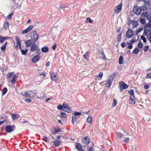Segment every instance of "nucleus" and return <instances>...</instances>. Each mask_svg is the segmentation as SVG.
<instances>
[{
	"label": "nucleus",
	"mask_w": 151,
	"mask_h": 151,
	"mask_svg": "<svg viewBox=\"0 0 151 151\" xmlns=\"http://www.w3.org/2000/svg\"><path fill=\"white\" fill-rule=\"evenodd\" d=\"M61 118H65L66 117V114L63 112H62L61 114Z\"/></svg>",
	"instance_id": "a19ab883"
},
{
	"label": "nucleus",
	"mask_w": 151,
	"mask_h": 151,
	"mask_svg": "<svg viewBox=\"0 0 151 151\" xmlns=\"http://www.w3.org/2000/svg\"><path fill=\"white\" fill-rule=\"evenodd\" d=\"M147 9L146 7L145 6H142L141 8L138 6H136L133 8V11L136 14H140L142 9L145 10Z\"/></svg>",
	"instance_id": "f257e3e1"
},
{
	"label": "nucleus",
	"mask_w": 151,
	"mask_h": 151,
	"mask_svg": "<svg viewBox=\"0 0 151 151\" xmlns=\"http://www.w3.org/2000/svg\"><path fill=\"white\" fill-rule=\"evenodd\" d=\"M20 49V50L21 52L23 55H26V54L27 52L28 51L27 49H26L24 50H22V48H21V49Z\"/></svg>",
	"instance_id": "2f4dec72"
},
{
	"label": "nucleus",
	"mask_w": 151,
	"mask_h": 151,
	"mask_svg": "<svg viewBox=\"0 0 151 151\" xmlns=\"http://www.w3.org/2000/svg\"><path fill=\"white\" fill-rule=\"evenodd\" d=\"M32 35H33V42H35L39 38L38 35L36 33V31H34L31 33Z\"/></svg>",
	"instance_id": "39448f33"
},
{
	"label": "nucleus",
	"mask_w": 151,
	"mask_h": 151,
	"mask_svg": "<svg viewBox=\"0 0 151 151\" xmlns=\"http://www.w3.org/2000/svg\"><path fill=\"white\" fill-rule=\"evenodd\" d=\"M103 75V73L102 72H100L99 74V80H100L101 79Z\"/></svg>",
	"instance_id": "8fccbe9b"
},
{
	"label": "nucleus",
	"mask_w": 151,
	"mask_h": 151,
	"mask_svg": "<svg viewBox=\"0 0 151 151\" xmlns=\"http://www.w3.org/2000/svg\"><path fill=\"white\" fill-rule=\"evenodd\" d=\"M31 91H25L24 93L23 94V95L27 98H30L31 97Z\"/></svg>",
	"instance_id": "ddd939ff"
},
{
	"label": "nucleus",
	"mask_w": 151,
	"mask_h": 151,
	"mask_svg": "<svg viewBox=\"0 0 151 151\" xmlns=\"http://www.w3.org/2000/svg\"><path fill=\"white\" fill-rule=\"evenodd\" d=\"M128 87V85L125 83L124 82H120L119 84V88L121 92L123 91L124 89H127Z\"/></svg>",
	"instance_id": "f03ea898"
},
{
	"label": "nucleus",
	"mask_w": 151,
	"mask_h": 151,
	"mask_svg": "<svg viewBox=\"0 0 151 151\" xmlns=\"http://www.w3.org/2000/svg\"><path fill=\"white\" fill-rule=\"evenodd\" d=\"M37 92L35 91H32V97H35L36 94Z\"/></svg>",
	"instance_id": "09e8293b"
},
{
	"label": "nucleus",
	"mask_w": 151,
	"mask_h": 151,
	"mask_svg": "<svg viewBox=\"0 0 151 151\" xmlns=\"http://www.w3.org/2000/svg\"><path fill=\"white\" fill-rule=\"evenodd\" d=\"M79 118V117L76 116H74L72 117V123L73 124L75 121H76L77 119Z\"/></svg>",
	"instance_id": "a878e982"
},
{
	"label": "nucleus",
	"mask_w": 151,
	"mask_h": 151,
	"mask_svg": "<svg viewBox=\"0 0 151 151\" xmlns=\"http://www.w3.org/2000/svg\"><path fill=\"white\" fill-rule=\"evenodd\" d=\"M141 38L143 40L144 42L145 43L146 42V39L144 36L143 35L141 36Z\"/></svg>",
	"instance_id": "49530a36"
},
{
	"label": "nucleus",
	"mask_w": 151,
	"mask_h": 151,
	"mask_svg": "<svg viewBox=\"0 0 151 151\" xmlns=\"http://www.w3.org/2000/svg\"><path fill=\"white\" fill-rule=\"evenodd\" d=\"M49 50V48L47 47H45L42 48L41 50L42 52H47Z\"/></svg>",
	"instance_id": "393cba45"
},
{
	"label": "nucleus",
	"mask_w": 151,
	"mask_h": 151,
	"mask_svg": "<svg viewBox=\"0 0 151 151\" xmlns=\"http://www.w3.org/2000/svg\"><path fill=\"white\" fill-rule=\"evenodd\" d=\"M38 47V45L34 44L31 45L30 51L32 52L35 51Z\"/></svg>",
	"instance_id": "4468645a"
},
{
	"label": "nucleus",
	"mask_w": 151,
	"mask_h": 151,
	"mask_svg": "<svg viewBox=\"0 0 151 151\" xmlns=\"http://www.w3.org/2000/svg\"><path fill=\"white\" fill-rule=\"evenodd\" d=\"M17 78V76L16 75H14L12 78L10 79V81L12 84H14L15 83V81Z\"/></svg>",
	"instance_id": "aec40b11"
},
{
	"label": "nucleus",
	"mask_w": 151,
	"mask_h": 151,
	"mask_svg": "<svg viewBox=\"0 0 151 151\" xmlns=\"http://www.w3.org/2000/svg\"><path fill=\"white\" fill-rule=\"evenodd\" d=\"M14 126L8 125L6 127L5 130L7 133H10L13 132L15 129Z\"/></svg>",
	"instance_id": "7ed1b4c3"
},
{
	"label": "nucleus",
	"mask_w": 151,
	"mask_h": 151,
	"mask_svg": "<svg viewBox=\"0 0 151 151\" xmlns=\"http://www.w3.org/2000/svg\"><path fill=\"white\" fill-rule=\"evenodd\" d=\"M45 75H46V73H45V72H43V73H42L41 74H40L39 75V76H40L41 75H42V76H43V77H46Z\"/></svg>",
	"instance_id": "e2e57ef3"
},
{
	"label": "nucleus",
	"mask_w": 151,
	"mask_h": 151,
	"mask_svg": "<svg viewBox=\"0 0 151 151\" xmlns=\"http://www.w3.org/2000/svg\"><path fill=\"white\" fill-rule=\"evenodd\" d=\"M135 98L134 96L132 95V96H130L129 99V103L130 104L134 105L135 104Z\"/></svg>",
	"instance_id": "2eb2a0df"
},
{
	"label": "nucleus",
	"mask_w": 151,
	"mask_h": 151,
	"mask_svg": "<svg viewBox=\"0 0 151 151\" xmlns=\"http://www.w3.org/2000/svg\"><path fill=\"white\" fill-rule=\"evenodd\" d=\"M112 81L110 80H108V81L105 83L106 86V87L109 88L110 87Z\"/></svg>",
	"instance_id": "b1692460"
},
{
	"label": "nucleus",
	"mask_w": 151,
	"mask_h": 151,
	"mask_svg": "<svg viewBox=\"0 0 151 151\" xmlns=\"http://www.w3.org/2000/svg\"><path fill=\"white\" fill-rule=\"evenodd\" d=\"M133 28H136L137 27L138 23V21H133L132 22Z\"/></svg>",
	"instance_id": "5701e85b"
},
{
	"label": "nucleus",
	"mask_w": 151,
	"mask_h": 151,
	"mask_svg": "<svg viewBox=\"0 0 151 151\" xmlns=\"http://www.w3.org/2000/svg\"><path fill=\"white\" fill-rule=\"evenodd\" d=\"M81 112H79L78 111H76L74 113V115L75 116L80 115L81 114Z\"/></svg>",
	"instance_id": "13d9d810"
},
{
	"label": "nucleus",
	"mask_w": 151,
	"mask_h": 151,
	"mask_svg": "<svg viewBox=\"0 0 151 151\" xmlns=\"http://www.w3.org/2000/svg\"><path fill=\"white\" fill-rule=\"evenodd\" d=\"M63 110L67 112L68 113H70L71 111V110L70 107H69L66 103L64 104H63Z\"/></svg>",
	"instance_id": "20e7f679"
},
{
	"label": "nucleus",
	"mask_w": 151,
	"mask_h": 151,
	"mask_svg": "<svg viewBox=\"0 0 151 151\" xmlns=\"http://www.w3.org/2000/svg\"><path fill=\"white\" fill-rule=\"evenodd\" d=\"M147 18L149 20V21H151V14L148 15L147 16Z\"/></svg>",
	"instance_id": "6e6d98bb"
},
{
	"label": "nucleus",
	"mask_w": 151,
	"mask_h": 151,
	"mask_svg": "<svg viewBox=\"0 0 151 151\" xmlns=\"http://www.w3.org/2000/svg\"><path fill=\"white\" fill-rule=\"evenodd\" d=\"M139 49L137 48H136L134 50H133L132 53L133 54H136L138 53L139 52Z\"/></svg>",
	"instance_id": "c9c22d12"
},
{
	"label": "nucleus",
	"mask_w": 151,
	"mask_h": 151,
	"mask_svg": "<svg viewBox=\"0 0 151 151\" xmlns=\"http://www.w3.org/2000/svg\"><path fill=\"white\" fill-rule=\"evenodd\" d=\"M14 75H16V74L14 73L13 72H10L7 74V78L9 80V81H10V80L12 78H13Z\"/></svg>",
	"instance_id": "dca6fc26"
},
{
	"label": "nucleus",
	"mask_w": 151,
	"mask_h": 151,
	"mask_svg": "<svg viewBox=\"0 0 151 151\" xmlns=\"http://www.w3.org/2000/svg\"><path fill=\"white\" fill-rule=\"evenodd\" d=\"M13 14V13H12L11 14H10L7 17V18L9 19H11L12 18V16Z\"/></svg>",
	"instance_id": "bf43d9fd"
},
{
	"label": "nucleus",
	"mask_w": 151,
	"mask_h": 151,
	"mask_svg": "<svg viewBox=\"0 0 151 151\" xmlns=\"http://www.w3.org/2000/svg\"><path fill=\"white\" fill-rule=\"evenodd\" d=\"M33 28V26L32 25L29 26L26 29L23 30L22 31V33L23 34L27 33L31 31Z\"/></svg>",
	"instance_id": "6e6552de"
},
{
	"label": "nucleus",
	"mask_w": 151,
	"mask_h": 151,
	"mask_svg": "<svg viewBox=\"0 0 151 151\" xmlns=\"http://www.w3.org/2000/svg\"><path fill=\"white\" fill-rule=\"evenodd\" d=\"M32 40H31L26 41L25 42V45L26 47H29L32 44Z\"/></svg>",
	"instance_id": "4be33fe9"
},
{
	"label": "nucleus",
	"mask_w": 151,
	"mask_h": 151,
	"mask_svg": "<svg viewBox=\"0 0 151 151\" xmlns=\"http://www.w3.org/2000/svg\"><path fill=\"white\" fill-rule=\"evenodd\" d=\"M93 148L92 146H91L87 150V151H93Z\"/></svg>",
	"instance_id": "0e129e2a"
},
{
	"label": "nucleus",
	"mask_w": 151,
	"mask_h": 151,
	"mask_svg": "<svg viewBox=\"0 0 151 151\" xmlns=\"http://www.w3.org/2000/svg\"><path fill=\"white\" fill-rule=\"evenodd\" d=\"M146 78H151V73L147 74L146 75Z\"/></svg>",
	"instance_id": "3c124183"
},
{
	"label": "nucleus",
	"mask_w": 151,
	"mask_h": 151,
	"mask_svg": "<svg viewBox=\"0 0 151 151\" xmlns=\"http://www.w3.org/2000/svg\"><path fill=\"white\" fill-rule=\"evenodd\" d=\"M128 93L129 94H131L130 96H132V95L134 96V91L133 90L131 89L130 91H128Z\"/></svg>",
	"instance_id": "79ce46f5"
},
{
	"label": "nucleus",
	"mask_w": 151,
	"mask_h": 151,
	"mask_svg": "<svg viewBox=\"0 0 151 151\" xmlns=\"http://www.w3.org/2000/svg\"><path fill=\"white\" fill-rule=\"evenodd\" d=\"M122 35V33L121 32H120L118 36V39H117L118 42H119L120 41Z\"/></svg>",
	"instance_id": "e433bc0d"
},
{
	"label": "nucleus",
	"mask_w": 151,
	"mask_h": 151,
	"mask_svg": "<svg viewBox=\"0 0 151 151\" xmlns=\"http://www.w3.org/2000/svg\"><path fill=\"white\" fill-rule=\"evenodd\" d=\"M42 139L45 141H47V138L45 136L43 137Z\"/></svg>",
	"instance_id": "774afa93"
},
{
	"label": "nucleus",
	"mask_w": 151,
	"mask_h": 151,
	"mask_svg": "<svg viewBox=\"0 0 151 151\" xmlns=\"http://www.w3.org/2000/svg\"><path fill=\"white\" fill-rule=\"evenodd\" d=\"M92 116H88L87 119V122L90 124L92 123Z\"/></svg>",
	"instance_id": "c85d7f7f"
},
{
	"label": "nucleus",
	"mask_w": 151,
	"mask_h": 151,
	"mask_svg": "<svg viewBox=\"0 0 151 151\" xmlns=\"http://www.w3.org/2000/svg\"><path fill=\"white\" fill-rule=\"evenodd\" d=\"M40 58V56L38 55L34 56L32 58V62L33 63H36L39 61Z\"/></svg>",
	"instance_id": "0eeeda50"
},
{
	"label": "nucleus",
	"mask_w": 151,
	"mask_h": 151,
	"mask_svg": "<svg viewBox=\"0 0 151 151\" xmlns=\"http://www.w3.org/2000/svg\"><path fill=\"white\" fill-rule=\"evenodd\" d=\"M116 134L117 137L119 138H120L122 137L123 136L122 134L120 132H116Z\"/></svg>",
	"instance_id": "473e14b6"
},
{
	"label": "nucleus",
	"mask_w": 151,
	"mask_h": 151,
	"mask_svg": "<svg viewBox=\"0 0 151 151\" xmlns=\"http://www.w3.org/2000/svg\"><path fill=\"white\" fill-rule=\"evenodd\" d=\"M16 40L17 42V47H19V49H21V44L20 41V39L17 37H15Z\"/></svg>",
	"instance_id": "f8f14e48"
},
{
	"label": "nucleus",
	"mask_w": 151,
	"mask_h": 151,
	"mask_svg": "<svg viewBox=\"0 0 151 151\" xmlns=\"http://www.w3.org/2000/svg\"><path fill=\"white\" fill-rule=\"evenodd\" d=\"M56 44L54 45L52 47V49L53 50H55L56 48Z\"/></svg>",
	"instance_id": "338daca9"
},
{
	"label": "nucleus",
	"mask_w": 151,
	"mask_h": 151,
	"mask_svg": "<svg viewBox=\"0 0 151 151\" xmlns=\"http://www.w3.org/2000/svg\"><path fill=\"white\" fill-rule=\"evenodd\" d=\"M11 38L9 37H2L0 36V42L1 43H2L5 40Z\"/></svg>",
	"instance_id": "f3484780"
},
{
	"label": "nucleus",
	"mask_w": 151,
	"mask_h": 151,
	"mask_svg": "<svg viewBox=\"0 0 151 151\" xmlns=\"http://www.w3.org/2000/svg\"><path fill=\"white\" fill-rule=\"evenodd\" d=\"M7 91V89L6 87H4L3 90L2 95H4L6 93Z\"/></svg>",
	"instance_id": "72a5a7b5"
},
{
	"label": "nucleus",
	"mask_w": 151,
	"mask_h": 151,
	"mask_svg": "<svg viewBox=\"0 0 151 151\" xmlns=\"http://www.w3.org/2000/svg\"><path fill=\"white\" fill-rule=\"evenodd\" d=\"M133 35V32L131 29H129L126 33V36L128 38H131Z\"/></svg>",
	"instance_id": "1a4fd4ad"
},
{
	"label": "nucleus",
	"mask_w": 151,
	"mask_h": 151,
	"mask_svg": "<svg viewBox=\"0 0 151 151\" xmlns=\"http://www.w3.org/2000/svg\"><path fill=\"white\" fill-rule=\"evenodd\" d=\"M3 28L5 30L8 29L9 28V23L8 22H4L3 24Z\"/></svg>",
	"instance_id": "6ab92c4d"
},
{
	"label": "nucleus",
	"mask_w": 151,
	"mask_h": 151,
	"mask_svg": "<svg viewBox=\"0 0 151 151\" xmlns=\"http://www.w3.org/2000/svg\"><path fill=\"white\" fill-rule=\"evenodd\" d=\"M143 30V28H139L138 30L137 31L136 34L137 35L139 33L141 32Z\"/></svg>",
	"instance_id": "c03bdc74"
},
{
	"label": "nucleus",
	"mask_w": 151,
	"mask_h": 151,
	"mask_svg": "<svg viewBox=\"0 0 151 151\" xmlns=\"http://www.w3.org/2000/svg\"><path fill=\"white\" fill-rule=\"evenodd\" d=\"M116 74L115 73H114L111 75L110 76V77L109 78V80H110L111 81H112L114 79V76H115Z\"/></svg>",
	"instance_id": "f704fd0d"
},
{
	"label": "nucleus",
	"mask_w": 151,
	"mask_h": 151,
	"mask_svg": "<svg viewBox=\"0 0 151 151\" xmlns=\"http://www.w3.org/2000/svg\"><path fill=\"white\" fill-rule=\"evenodd\" d=\"M6 48V47L5 46L3 45L1 47V49L3 51H4L5 50Z\"/></svg>",
	"instance_id": "052dcab7"
},
{
	"label": "nucleus",
	"mask_w": 151,
	"mask_h": 151,
	"mask_svg": "<svg viewBox=\"0 0 151 151\" xmlns=\"http://www.w3.org/2000/svg\"><path fill=\"white\" fill-rule=\"evenodd\" d=\"M149 46H146L145 47V49H144V51L145 52H146L148 51V50H149Z\"/></svg>",
	"instance_id": "603ef678"
},
{
	"label": "nucleus",
	"mask_w": 151,
	"mask_h": 151,
	"mask_svg": "<svg viewBox=\"0 0 151 151\" xmlns=\"http://www.w3.org/2000/svg\"><path fill=\"white\" fill-rule=\"evenodd\" d=\"M122 4H120L117 6L115 9V12L118 14L121 11L122 9Z\"/></svg>",
	"instance_id": "9d476101"
},
{
	"label": "nucleus",
	"mask_w": 151,
	"mask_h": 151,
	"mask_svg": "<svg viewBox=\"0 0 151 151\" xmlns=\"http://www.w3.org/2000/svg\"><path fill=\"white\" fill-rule=\"evenodd\" d=\"M36 53L39 55L40 54L41 51L40 48L38 47V48L35 51Z\"/></svg>",
	"instance_id": "4c0bfd02"
},
{
	"label": "nucleus",
	"mask_w": 151,
	"mask_h": 151,
	"mask_svg": "<svg viewBox=\"0 0 151 151\" xmlns=\"http://www.w3.org/2000/svg\"><path fill=\"white\" fill-rule=\"evenodd\" d=\"M121 45L122 47H124L125 46V43L124 42L122 43Z\"/></svg>",
	"instance_id": "69168bd1"
},
{
	"label": "nucleus",
	"mask_w": 151,
	"mask_h": 151,
	"mask_svg": "<svg viewBox=\"0 0 151 151\" xmlns=\"http://www.w3.org/2000/svg\"><path fill=\"white\" fill-rule=\"evenodd\" d=\"M54 144L56 146H58L60 144V141L58 140H56L54 141Z\"/></svg>",
	"instance_id": "58836bf2"
},
{
	"label": "nucleus",
	"mask_w": 151,
	"mask_h": 151,
	"mask_svg": "<svg viewBox=\"0 0 151 151\" xmlns=\"http://www.w3.org/2000/svg\"><path fill=\"white\" fill-rule=\"evenodd\" d=\"M138 47L139 48H141L143 47V44L142 42L140 41H139L138 43Z\"/></svg>",
	"instance_id": "ea45409f"
},
{
	"label": "nucleus",
	"mask_w": 151,
	"mask_h": 151,
	"mask_svg": "<svg viewBox=\"0 0 151 151\" xmlns=\"http://www.w3.org/2000/svg\"><path fill=\"white\" fill-rule=\"evenodd\" d=\"M86 22H89L91 23L92 22V20L89 17H88L86 18Z\"/></svg>",
	"instance_id": "864d4df0"
},
{
	"label": "nucleus",
	"mask_w": 151,
	"mask_h": 151,
	"mask_svg": "<svg viewBox=\"0 0 151 151\" xmlns=\"http://www.w3.org/2000/svg\"><path fill=\"white\" fill-rule=\"evenodd\" d=\"M147 27H148L149 28H151V21H149V23L145 25L144 27V29Z\"/></svg>",
	"instance_id": "c756f323"
},
{
	"label": "nucleus",
	"mask_w": 151,
	"mask_h": 151,
	"mask_svg": "<svg viewBox=\"0 0 151 151\" xmlns=\"http://www.w3.org/2000/svg\"><path fill=\"white\" fill-rule=\"evenodd\" d=\"M117 102L116 101V100L115 99H114L113 101L112 106H113L114 107L116 105Z\"/></svg>",
	"instance_id": "a18cd8bd"
},
{
	"label": "nucleus",
	"mask_w": 151,
	"mask_h": 151,
	"mask_svg": "<svg viewBox=\"0 0 151 151\" xmlns=\"http://www.w3.org/2000/svg\"><path fill=\"white\" fill-rule=\"evenodd\" d=\"M76 147L78 151H80L81 150H82V147L80 143H77L76 145Z\"/></svg>",
	"instance_id": "a211bd4d"
},
{
	"label": "nucleus",
	"mask_w": 151,
	"mask_h": 151,
	"mask_svg": "<svg viewBox=\"0 0 151 151\" xmlns=\"http://www.w3.org/2000/svg\"><path fill=\"white\" fill-rule=\"evenodd\" d=\"M88 52H86L84 55V58L85 60H88V59L89 57V56L88 55Z\"/></svg>",
	"instance_id": "7c9ffc66"
},
{
	"label": "nucleus",
	"mask_w": 151,
	"mask_h": 151,
	"mask_svg": "<svg viewBox=\"0 0 151 151\" xmlns=\"http://www.w3.org/2000/svg\"><path fill=\"white\" fill-rule=\"evenodd\" d=\"M63 105H59L57 107V108L59 110H63Z\"/></svg>",
	"instance_id": "de8ad7c7"
},
{
	"label": "nucleus",
	"mask_w": 151,
	"mask_h": 151,
	"mask_svg": "<svg viewBox=\"0 0 151 151\" xmlns=\"http://www.w3.org/2000/svg\"><path fill=\"white\" fill-rule=\"evenodd\" d=\"M19 115L16 113H13L12 114V117L13 120L18 119L19 118Z\"/></svg>",
	"instance_id": "412c9836"
},
{
	"label": "nucleus",
	"mask_w": 151,
	"mask_h": 151,
	"mask_svg": "<svg viewBox=\"0 0 151 151\" xmlns=\"http://www.w3.org/2000/svg\"><path fill=\"white\" fill-rule=\"evenodd\" d=\"M127 45L128 46V48L129 49H131L132 48V43L131 42H129L127 43Z\"/></svg>",
	"instance_id": "37998d69"
},
{
	"label": "nucleus",
	"mask_w": 151,
	"mask_h": 151,
	"mask_svg": "<svg viewBox=\"0 0 151 151\" xmlns=\"http://www.w3.org/2000/svg\"><path fill=\"white\" fill-rule=\"evenodd\" d=\"M50 77L51 79L55 82H57L58 80V77L56 75V73L54 72H52L50 74Z\"/></svg>",
	"instance_id": "423d86ee"
},
{
	"label": "nucleus",
	"mask_w": 151,
	"mask_h": 151,
	"mask_svg": "<svg viewBox=\"0 0 151 151\" xmlns=\"http://www.w3.org/2000/svg\"><path fill=\"white\" fill-rule=\"evenodd\" d=\"M82 141L83 143L86 145L88 144L90 142V139L87 136L83 138Z\"/></svg>",
	"instance_id": "9b49d317"
},
{
	"label": "nucleus",
	"mask_w": 151,
	"mask_h": 151,
	"mask_svg": "<svg viewBox=\"0 0 151 151\" xmlns=\"http://www.w3.org/2000/svg\"><path fill=\"white\" fill-rule=\"evenodd\" d=\"M123 57L122 55L119 56V64H122L123 63Z\"/></svg>",
	"instance_id": "bb28decb"
},
{
	"label": "nucleus",
	"mask_w": 151,
	"mask_h": 151,
	"mask_svg": "<svg viewBox=\"0 0 151 151\" xmlns=\"http://www.w3.org/2000/svg\"><path fill=\"white\" fill-rule=\"evenodd\" d=\"M25 101L27 103H30L32 101L30 99H25Z\"/></svg>",
	"instance_id": "680f3d73"
},
{
	"label": "nucleus",
	"mask_w": 151,
	"mask_h": 151,
	"mask_svg": "<svg viewBox=\"0 0 151 151\" xmlns=\"http://www.w3.org/2000/svg\"><path fill=\"white\" fill-rule=\"evenodd\" d=\"M101 53L102 55L104 57V58H103V60H106V57L105 54H104V52L103 51H101Z\"/></svg>",
	"instance_id": "5fc2aeb1"
},
{
	"label": "nucleus",
	"mask_w": 151,
	"mask_h": 151,
	"mask_svg": "<svg viewBox=\"0 0 151 151\" xmlns=\"http://www.w3.org/2000/svg\"><path fill=\"white\" fill-rule=\"evenodd\" d=\"M140 22L142 24H145V20L144 19L142 18L140 20Z\"/></svg>",
	"instance_id": "4d7b16f0"
},
{
	"label": "nucleus",
	"mask_w": 151,
	"mask_h": 151,
	"mask_svg": "<svg viewBox=\"0 0 151 151\" xmlns=\"http://www.w3.org/2000/svg\"><path fill=\"white\" fill-rule=\"evenodd\" d=\"M150 32L149 29H147V28H145L144 29V32L143 33V35L145 36H147L149 32Z\"/></svg>",
	"instance_id": "cd10ccee"
}]
</instances>
